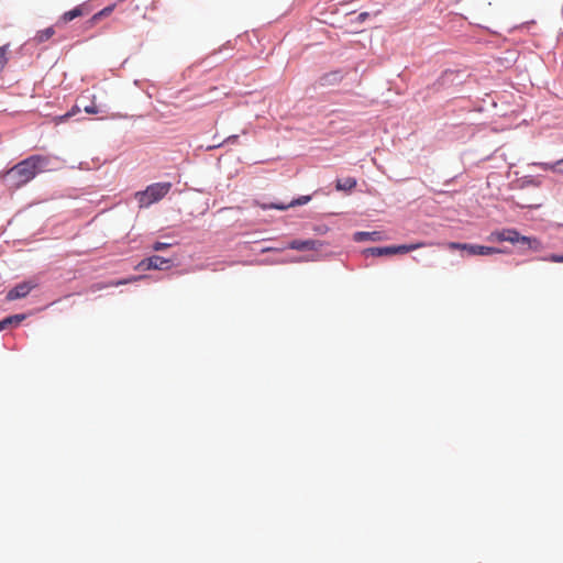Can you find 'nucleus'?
<instances>
[{
    "mask_svg": "<svg viewBox=\"0 0 563 563\" xmlns=\"http://www.w3.org/2000/svg\"><path fill=\"white\" fill-rule=\"evenodd\" d=\"M47 164L48 158L45 156H30L8 170L7 178L14 187H21L44 172Z\"/></svg>",
    "mask_w": 563,
    "mask_h": 563,
    "instance_id": "obj_1",
    "label": "nucleus"
},
{
    "mask_svg": "<svg viewBox=\"0 0 563 563\" xmlns=\"http://www.w3.org/2000/svg\"><path fill=\"white\" fill-rule=\"evenodd\" d=\"M170 183H155L146 187L143 191L135 194V200L140 208H147L151 205L163 199L170 190Z\"/></svg>",
    "mask_w": 563,
    "mask_h": 563,
    "instance_id": "obj_2",
    "label": "nucleus"
},
{
    "mask_svg": "<svg viewBox=\"0 0 563 563\" xmlns=\"http://www.w3.org/2000/svg\"><path fill=\"white\" fill-rule=\"evenodd\" d=\"M492 236H494L499 242L506 241L512 244L525 243L529 246V249L533 251H540L542 249V244L538 239L521 235L516 229H504L501 231H496L492 233Z\"/></svg>",
    "mask_w": 563,
    "mask_h": 563,
    "instance_id": "obj_3",
    "label": "nucleus"
},
{
    "mask_svg": "<svg viewBox=\"0 0 563 563\" xmlns=\"http://www.w3.org/2000/svg\"><path fill=\"white\" fill-rule=\"evenodd\" d=\"M448 247L450 250L466 251L470 255H482V256L493 255V254H497L500 252L498 249L490 247V246L467 244V243H457V242L448 243Z\"/></svg>",
    "mask_w": 563,
    "mask_h": 563,
    "instance_id": "obj_4",
    "label": "nucleus"
},
{
    "mask_svg": "<svg viewBox=\"0 0 563 563\" xmlns=\"http://www.w3.org/2000/svg\"><path fill=\"white\" fill-rule=\"evenodd\" d=\"M37 286V283L34 280L22 282L15 285L9 292L7 294L8 300H16L26 297L32 289Z\"/></svg>",
    "mask_w": 563,
    "mask_h": 563,
    "instance_id": "obj_5",
    "label": "nucleus"
},
{
    "mask_svg": "<svg viewBox=\"0 0 563 563\" xmlns=\"http://www.w3.org/2000/svg\"><path fill=\"white\" fill-rule=\"evenodd\" d=\"M322 242L318 240H294L288 247L297 251H317L322 246Z\"/></svg>",
    "mask_w": 563,
    "mask_h": 563,
    "instance_id": "obj_6",
    "label": "nucleus"
},
{
    "mask_svg": "<svg viewBox=\"0 0 563 563\" xmlns=\"http://www.w3.org/2000/svg\"><path fill=\"white\" fill-rule=\"evenodd\" d=\"M310 196H301L299 197L298 199L296 200H292L291 202H289L288 205H283V203H272L269 206H263L264 209L266 208H272V209H277V210H286L288 209L289 207H295V206H301V205H305L307 203L309 200H310Z\"/></svg>",
    "mask_w": 563,
    "mask_h": 563,
    "instance_id": "obj_7",
    "label": "nucleus"
},
{
    "mask_svg": "<svg viewBox=\"0 0 563 563\" xmlns=\"http://www.w3.org/2000/svg\"><path fill=\"white\" fill-rule=\"evenodd\" d=\"M429 244L426 242H418L412 244H404V245H393L391 251L394 254H405L424 246H428Z\"/></svg>",
    "mask_w": 563,
    "mask_h": 563,
    "instance_id": "obj_8",
    "label": "nucleus"
},
{
    "mask_svg": "<svg viewBox=\"0 0 563 563\" xmlns=\"http://www.w3.org/2000/svg\"><path fill=\"white\" fill-rule=\"evenodd\" d=\"M534 166H538L544 172H553V173H560L563 174V158L556 161L555 163H533Z\"/></svg>",
    "mask_w": 563,
    "mask_h": 563,
    "instance_id": "obj_9",
    "label": "nucleus"
},
{
    "mask_svg": "<svg viewBox=\"0 0 563 563\" xmlns=\"http://www.w3.org/2000/svg\"><path fill=\"white\" fill-rule=\"evenodd\" d=\"M54 34H55L54 27L49 26V27L38 31L35 34V36L32 38V41L35 44H42V43L48 41Z\"/></svg>",
    "mask_w": 563,
    "mask_h": 563,
    "instance_id": "obj_10",
    "label": "nucleus"
},
{
    "mask_svg": "<svg viewBox=\"0 0 563 563\" xmlns=\"http://www.w3.org/2000/svg\"><path fill=\"white\" fill-rule=\"evenodd\" d=\"M364 255L367 256H387L393 255L391 246L369 247L364 250Z\"/></svg>",
    "mask_w": 563,
    "mask_h": 563,
    "instance_id": "obj_11",
    "label": "nucleus"
},
{
    "mask_svg": "<svg viewBox=\"0 0 563 563\" xmlns=\"http://www.w3.org/2000/svg\"><path fill=\"white\" fill-rule=\"evenodd\" d=\"M150 266L153 269H167L170 266V260L154 255L150 257Z\"/></svg>",
    "mask_w": 563,
    "mask_h": 563,
    "instance_id": "obj_12",
    "label": "nucleus"
},
{
    "mask_svg": "<svg viewBox=\"0 0 563 563\" xmlns=\"http://www.w3.org/2000/svg\"><path fill=\"white\" fill-rule=\"evenodd\" d=\"M142 278H144V276H135V277H132V278H129V279L112 280V282H109L108 284H104V285L98 284V285H95L93 287H95V289L100 290V289L107 288V287H118V286H121V285H126L129 283L136 282V280H140Z\"/></svg>",
    "mask_w": 563,
    "mask_h": 563,
    "instance_id": "obj_13",
    "label": "nucleus"
},
{
    "mask_svg": "<svg viewBox=\"0 0 563 563\" xmlns=\"http://www.w3.org/2000/svg\"><path fill=\"white\" fill-rule=\"evenodd\" d=\"M85 14V10L82 8V5H78L76 7L75 9L70 10V11H67L65 12L60 20L64 22V23H67V22H70L71 20L78 18V16H81Z\"/></svg>",
    "mask_w": 563,
    "mask_h": 563,
    "instance_id": "obj_14",
    "label": "nucleus"
},
{
    "mask_svg": "<svg viewBox=\"0 0 563 563\" xmlns=\"http://www.w3.org/2000/svg\"><path fill=\"white\" fill-rule=\"evenodd\" d=\"M366 240L378 241V240H380V233L374 231V232H356L354 234V241H356V242H363Z\"/></svg>",
    "mask_w": 563,
    "mask_h": 563,
    "instance_id": "obj_15",
    "label": "nucleus"
},
{
    "mask_svg": "<svg viewBox=\"0 0 563 563\" xmlns=\"http://www.w3.org/2000/svg\"><path fill=\"white\" fill-rule=\"evenodd\" d=\"M356 186V180L354 178H345L343 181L338 180L336 181V189L338 190H350Z\"/></svg>",
    "mask_w": 563,
    "mask_h": 563,
    "instance_id": "obj_16",
    "label": "nucleus"
},
{
    "mask_svg": "<svg viewBox=\"0 0 563 563\" xmlns=\"http://www.w3.org/2000/svg\"><path fill=\"white\" fill-rule=\"evenodd\" d=\"M10 44H4L0 46V73L4 69L8 64V53H9Z\"/></svg>",
    "mask_w": 563,
    "mask_h": 563,
    "instance_id": "obj_17",
    "label": "nucleus"
},
{
    "mask_svg": "<svg viewBox=\"0 0 563 563\" xmlns=\"http://www.w3.org/2000/svg\"><path fill=\"white\" fill-rule=\"evenodd\" d=\"M542 261L552 262V263H563V255L560 254H550L541 258Z\"/></svg>",
    "mask_w": 563,
    "mask_h": 563,
    "instance_id": "obj_18",
    "label": "nucleus"
},
{
    "mask_svg": "<svg viewBox=\"0 0 563 563\" xmlns=\"http://www.w3.org/2000/svg\"><path fill=\"white\" fill-rule=\"evenodd\" d=\"M113 8H114V5H110V7L104 8L100 12L96 13L92 16V21H98L101 16L110 14L112 12Z\"/></svg>",
    "mask_w": 563,
    "mask_h": 563,
    "instance_id": "obj_19",
    "label": "nucleus"
},
{
    "mask_svg": "<svg viewBox=\"0 0 563 563\" xmlns=\"http://www.w3.org/2000/svg\"><path fill=\"white\" fill-rule=\"evenodd\" d=\"M84 111L88 114H97L100 112V109L95 102H92L89 106H85Z\"/></svg>",
    "mask_w": 563,
    "mask_h": 563,
    "instance_id": "obj_20",
    "label": "nucleus"
},
{
    "mask_svg": "<svg viewBox=\"0 0 563 563\" xmlns=\"http://www.w3.org/2000/svg\"><path fill=\"white\" fill-rule=\"evenodd\" d=\"M5 319H12L11 325L12 324L18 325L25 319V316L24 314H14V316L7 317Z\"/></svg>",
    "mask_w": 563,
    "mask_h": 563,
    "instance_id": "obj_21",
    "label": "nucleus"
},
{
    "mask_svg": "<svg viewBox=\"0 0 563 563\" xmlns=\"http://www.w3.org/2000/svg\"><path fill=\"white\" fill-rule=\"evenodd\" d=\"M169 246H170V244H168V243L155 242L153 244V250L154 251H163V250H166Z\"/></svg>",
    "mask_w": 563,
    "mask_h": 563,
    "instance_id": "obj_22",
    "label": "nucleus"
},
{
    "mask_svg": "<svg viewBox=\"0 0 563 563\" xmlns=\"http://www.w3.org/2000/svg\"><path fill=\"white\" fill-rule=\"evenodd\" d=\"M137 267L141 269H153L152 266H150V257L142 260L139 263Z\"/></svg>",
    "mask_w": 563,
    "mask_h": 563,
    "instance_id": "obj_23",
    "label": "nucleus"
},
{
    "mask_svg": "<svg viewBox=\"0 0 563 563\" xmlns=\"http://www.w3.org/2000/svg\"><path fill=\"white\" fill-rule=\"evenodd\" d=\"M80 109L78 107H74L70 112L66 113L65 115L59 117L60 121L66 120L67 118H70L71 115L78 113Z\"/></svg>",
    "mask_w": 563,
    "mask_h": 563,
    "instance_id": "obj_24",
    "label": "nucleus"
},
{
    "mask_svg": "<svg viewBox=\"0 0 563 563\" xmlns=\"http://www.w3.org/2000/svg\"><path fill=\"white\" fill-rule=\"evenodd\" d=\"M11 320H12V319H5V318H4V319H2V320L0 321V331H2V330H4V329H7L8 327H10V325H11Z\"/></svg>",
    "mask_w": 563,
    "mask_h": 563,
    "instance_id": "obj_25",
    "label": "nucleus"
},
{
    "mask_svg": "<svg viewBox=\"0 0 563 563\" xmlns=\"http://www.w3.org/2000/svg\"><path fill=\"white\" fill-rule=\"evenodd\" d=\"M367 16H368L367 12H362V13L358 14L357 20L358 21H364Z\"/></svg>",
    "mask_w": 563,
    "mask_h": 563,
    "instance_id": "obj_26",
    "label": "nucleus"
},
{
    "mask_svg": "<svg viewBox=\"0 0 563 563\" xmlns=\"http://www.w3.org/2000/svg\"><path fill=\"white\" fill-rule=\"evenodd\" d=\"M236 139H238V136H236V135H233V136L228 137V141H230V140H236Z\"/></svg>",
    "mask_w": 563,
    "mask_h": 563,
    "instance_id": "obj_27",
    "label": "nucleus"
}]
</instances>
